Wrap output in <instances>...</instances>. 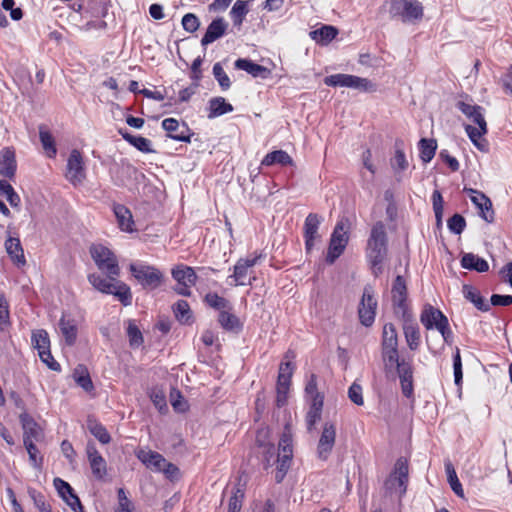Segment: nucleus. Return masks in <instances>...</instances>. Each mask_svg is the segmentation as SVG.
Instances as JSON below:
<instances>
[{"instance_id":"obj_26","label":"nucleus","mask_w":512,"mask_h":512,"mask_svg":"<svg viewBox=\"0 0 512 512\" xmlns=\"http://www.w3.org/2000/svg\"><path fill=\"white\" fill-rule=\"evenodd\" d=\"M226 29L227 23L224 21L223 18L214 19L207 27L206 33L201 39V44L205 46L214 42L222 35H224Z\"/></svg>"},{"instance_id":"obj_59","label":"nucleus","mask_w":512,"mask_h":512,"mask_svg":"<svg viewBox=\"0 0 512 512\" xmlns=\"http://www.w3.org/2000/svg\"><path fill=\"white\" fill-rule=\"evenodd\" d=\"M305 393L308 397L309 401L312 402L316 396H323L317 389V376L315 374H311L305 386Z\"/></svg>"},{"instance_id":"obj_48","label":"nucleus","mask_w":512,"mask_h":512,"mask_svg":"<svg viewBox=\"0 0 512 512\" xmlns=\"http://www.w3.org/2000/svg\"><path fill=\"white\" fill-rule=\"evenodd\" d=\"M28 495L40 512H52L50 504L46 501L45 496L41 492L33 488H29Z\"/></svg>"},{"instance_id":"obj_45","label":"nucleus","mask_w":512,"mask_h":512,"mask_svg":"<svg viewBox=\"0 0 512 512\" xmlns=\"http://www.w3.org/2000/svg\"><path fill=\"white\" fill-rule=\"evenodd\" d=\"M248 11L247 2L244 0H237L230 11L233 23L235 25H241Z\"/></svg>"},{"instance_id":"obj_19","label":"nucleus","mask_w":512,"mask_h":512,"mask_svg":"<svg viewBox=\"0 0 512 512\" xmlns=\"http://www.w3.org/2000/svg\"><path fill=\"white\" fill-rule=\"evenodd\" d=\"M86 453L93 475L97 479H102L107 472L106 461L98 452L93 442L87 443Z\"/></svg>"},{"instance_id":"obj_34","label":"nucleus","mask_w":512,"mask_h":512,"mask_svg":"<svg viewBox=\"0 0 512 512\" xmlns=\"http://www.w3.org/2000/svg\"><path fill=\"white\" fill-rule=\"evenodd\" d=\"M87 429L89 432L102 444H108L111 441V436L107 429L98 422L95 418L89 416L87 419Z\"/></svg>"},{"instance_id":"obj_58","label":"nucleus","mask_w":512,"mask_h":512,"mask_svg":"<svg viewBox=\"0 0 512 512\" xmlns=\"http://www.w3.org/2000/svg\"><path fill=\"white\" fill-rule=\"evenodd\" d=\"M213 75L218 81L222 90H228L231 87V81L223 70V66H213Z\"/></svg>"},{"instance_id":"obj_49","label":"nucleus","mask_w":512,"mask_h":512,"mask_svg":"<svg viewBox=\"0 0 512 512\" xmlns=\"http://www.w3.org/2000/svg\"><path fill=\"white\" fill-rule=\"evenodd\" d=\"M10 325L9 305L4 294L0 293V331H4Z\"/></svg>"},{"instance_id":"obj_4","label":"nucleus","mask_w":512,"mask_h":512,"mask_svg":"<svg viewBox=\"0 0 512 512\" xmlns=\"http://www.w3.org/2000/svg\"><path fill=\"white\" fill-rule=\"evenodd\" d=\"M90 254L96 266L110 279L115 280L120 275V267L115 254L101 244H94L90 247Z\"/></svg>"},{"instance_id":"obj_5","label":"nucleus","mask_w":512,"mask_h":512,"mask_svg":"<svg viewBox=\"0 0 512 512\" xmlns=\"http://www.w3.org/2000/svg\"><path fill=\"white\" fill-rule=\"evenodd\" d=\"M129 271L144 289L155 290L164 279L163 273L158 268L143 263L130 264Z\"/></svg>"},{"instance_id":"obj_40","label":"nucleus","mask_w":512,"mask_h":512,"mask_svg":"<svg viewBox=\"0 0 512 512\" xmlns=\"http://www.w3.org/2000/svg\"><path fill=\"white\" fill-rule=\"evenodd\" d=\"M205 302L209 307L218 310L219 313L224 310H232L230 302L224 297L219 296L217 293L210 292L206 294Z\"/></svg>"},{"instance_id":"obj_11","label":"nucleus","mask_w":512,"mask_h":512,"mask_svg":"<svg viewBox=\"0 0 512 512\" xmlns=\"http://www.w3.org/2000/svg\"><path fill=\"white\" fill-rule=\"evenodd\" d=\"M323 222V217L316 213H309L304 221L303 237L305 240V249L310 253L317 242L321 240L318 230Z\"/></svg>"},{"instance_id":"obj_52","label":"nucleus","mask_w":512,"mask_h":512,"mask_svg":"<svg viewBox=\"0 0 512 512\" xmlns=\"http://www.w3.org/2000/svg\"><path fill=\"white\" fill-rule=\"evenodd\" d=\"M447 226L450 232L459 235L466 227V220L462 215L456 213L448 219Z\"/></svg>"},{"instance_id":"obj_16","label":"nucleus","mask_w":512,"mask_h":512,"mask_svg":"<svg viewBox=\"0 0 512 512\" xmlns=\"http://www.w3.org/2000/svg\"><path fill=\"white\" fill-rule=\"evenodd\" d=\"M466 192L470 194L472 203L480 210L481 217L488 223L494 221V211L492 209L491 200L482 192L472 188H465Z\"/></svg>"},{"instance_id":"obj_10","label":"nucleus","mask_w":512,"mask_h":512,"mask_svg":"<svg viewBox=\"0 0 512 512\" xmlns=\"http://www.w3.org/2000/svg\"><path fill=\"white\" fill-rule=\"evenodd\" d=\"M377 305L372 286L366 285L358 307V316L362 325L369 327L374 323Z\"/></svg>"},{"instance_id":"obj_13","label":"nucleus","mask_w":512,"mask_h":512,"mask_svg":"<svg viewBox=\"0 0 512 512\" xmlns=\"http://www.w3.org/2000/svg\"><path fill=\"white\" fill-rule=\"evenodd\" d=\"M335 439V424L333 422H325L317 445V456L319 459L326 461L329 458L335 445Z\"/></svg>"},{"instance_id":"obj_38","label":"nucleus","mask_w":512,"mask_h":512,"mask_svg":"<svg viewBox=\"0 0 512 512\" xmlns=\"http://www.w3.org/2000/svg\"><path fill=\"white\" fill-rule=\"evenodd\" d=\"M437 142L435 139L422 138L419 141L420 158L424 163L430 162L436 152Z\"/></svg>"},{"instance_id":"obj_9","label":"nucleus","mask_w":512,"mask_h":512,"mask_svg":"<svg viewBox=\"0 0 512 512\" xmlns=\"http://www.w3.org/2000/svg\"><path fill=\"white\" fill-rule=\"evenodd\" d=\"M172 277L177 282L174 291L179 295L190 297L192 294L191 287L197 281L194 268L183 264L178 265L172 269Z\"/></svg>"},{"instance_id":"obj_51","label":"nucleus","mask_w":512,"mask_h":512,"mask_svg":"<svg viewBox=\"0 0 512 512\" xmlns=\"http://www.w3.org/2000/svg\"><path fill=\"white\" fill-rule=\"evenodd\" d=\"M445 468H446V472H447V475H448V480H449L451 489L453 490V492L456 495H458L460 497H463L462 485H461V483L459 482V480L457 478L456 472H455L452 464L451 463H447L445 465Z\"/></svg>"},{"instance_id":"obj_28","label":"nucleus","mask_w":512,"mask_h":512,"mask_svg":"<svg viewBox=\"0 0 512 512\" xmlns=\"http://www.w3.org/2000/svg\"><path fill=\"white\" fill-rule=\"evenodd\" d=\"M208 114L209 119H213L222 116L226 113H230L234 110L233 106L228 103L223 97H213L208 102Z\"/></svg>"},{"instance_id":"obj_33","label":"nucleus","mask_w":512,"mask_h":512,"mask_svg":"<svg viewBox=\"0 0 512 512\" xmlns=\"http://www.w3.org/2000/svg\"><path fill=\"white\" fill-rule=\"evenodd\" d=\"M119 134L122 138L127 141L129 144L137 148L139 151L144 153L153 152L151 149V141L142 136H135L129 133L127 130L120 129Z\"/></svg>"},{"instance_id":"obj_35","label":"nucleus","mask_w":512,"mask_h":512,"mask_svg":"<svg viewBox=\"0 0 512 512\" xmlns=\"http://www.w3.org/2000/svg\"><path fill=\"white\" fill-rule=\"evenodd\" d=\"M465 131L471 140V142L482 152H488L489 143L486 139H483L482 136L487 132H482L481 128H476L472 125H465Z\"/></svg>"},{"instance_id":"obj_20","label":"nucleus","mask_w":512,"mask_h":512,"mask_svg":"<svg viewBox=\"0 0 512 512\" xmlns=\"http://www.w3.org/2000/svg\"><path fill=\"white\" fill-rule=\"evenodd\" d=\"M23 429V442L39 441L43 437V432L39 424L27 413H22L19 417Z\"/></svg>"},{"instance_id":"obj_44","label":"nucleus","mask_w":512,"mask_h":512,"mask_svg":"<svg viewBox=\"0 0 512 512\" xmlns=\"http://www.w3.org/2000/svg\"><path fill=\"white\" fill-rule=\"evenodd\" d=\"M32 343L34 347L38 350V354H41L43 351L50 349V340L48 333L39 329L32 334Z\"/></svg>"},{"instance_id":"obj_23","label":"nucleus","mask_w":512,"mask_h":512,"mask_svg":"<svg viewBox=\"0 0 512 512\" xmlns=\"http://www.w3.org/2000/svg\"><path fill=\"white\" fill-rule=\"evenodd\" d=\"M16 158L13 149L6 147L0 152V176L12 179L16 173Z\"/></svg>"},{"instance_id":"obj_55","label":"nucleus","mask_w":512,"mask_h":512,"mask_svg":"<svg viewBox=\"0 0 512 512\" xmlns=\"http://www.w3.org/2000/svg\"><path fill=\"white\" fill-rule=\"evenodd\" d=\"M244 498V491L237 487L229 499L228 512H240Z\"/></svg>"},{"instance_id":"obj_30","label":"nucleus","mask_w":512,"mask_h":512,"mask_svg":"<svg viewBox=\"0 0 512 512\" xmlns=\"http://www.w3.org/2000/svg\"><path fill=\"white\" fill-rule=\"evenodd\" d=\"M461 266L464 269L475 270L483 273L489 270V264L484 259L473 253H465L461 259Z\"/></svg>"},{"instance_id":"obj_43","label":"nucleus","mask_w":512,"mask_h":512,"mask_svg":"<svg viewBox=\"0 0 512 512\" xmlns=\"http://www.w3.org/2000/svg\"><path fill=\"white\" fill-rule=\"evenodd\" d=\"M230 311L231 310H224L219 313L218 322L223 329L232 331L240 328V322L239 319Z\"/></svg>"},{"instance_id":"obj_22","label":"nucleus","mask_w":512,"mask_h":512,"mask_svg":"<svg viewBox=\"0 0 512 512\" xmlns=\"http://www.w3.org/2000/svg\"><path fill=\"white\" fill-rule=\"evenodd\" d=\"M448 318L437 308L430 304H426L420 315V321L427 329H437L439 323L443 324Z\"/></svg>"},{"instance_id":"obj_57","label":"nucleus","mask_w":512,"mask_h":512,"mask_svg":"<svg viewBox=\"0 0 512 512\" xmlns=\"http://www.w3.org/2000/svg\"><path fill=\"white\" fill-rule=\"evenodd\" d=\"M200 26L199 18L193 13H187L182 18V27L189 33L195 32Z\"/></svg>"},{"instance_id":"obj_37","label":"nucleus","mask_w":512,"mask_h":512,"mask_svg":"<svg viewBox=\"0 0 512 512\" xmlns=\"http://www.w3.org/2000/svg\"><path fill=\"white\" fill-rule=\"evenodd\" d=\"M338 34L337 28L331 25H322L321 28L310 32V36L318 43L326 44L332 41Z\"/></svg>"},{"instance_id":"obj_3","label":"nucleus","mask_w":512,"mask_h":512,"mask_svg":"<svg viewBox=\"0 0 512 512\" xmlns=\"http://www.w3.org/2000/svg\"><path fill=\"white\" fill-rule=\"evenodd\" d=\"M350 221L348 218H341L337 221L331 234L329 247L326 255V262L333 264L344 252L349 241Z\"/></svg>"},{"instance_id":"obj_63","label":"nucleus","mask_w":512,"mask_h":512,"mask_svg":"<svg viewBox=\"0 0 512 512\" xmlns=\"http://www.w3.org/2000/svg\"><path fill=\"white\" fill-rule=\"evenodd\" d=\"M66 498H62L67 505L74 511V512H84L83 506L80 502L79 497L74 493V491L68 493L65 495Z\"/></svg>"},{"instance_id":"obj_15","label":"nucleus","mask_w":512,"mask_h":512,"mask_svg":"<svg viewBox=\"0 0 512 512\" xmlns=\"http://www.w3.org/2000/svg\"><path fill=\"white\" fill-rule=\"evenodd\" d=\"M162 128L167 132V136L173 140L187 143L191 141L193 133L185 122L180 124L175 118H166L162 121Z\"/></svg>"},{"instance_id":"obj_18","label":"nucleus","mask_w":512,"mask_h":512,"mask_svg":"<svg viewBox=\"0 0 512 512\" xmlns=\"http://www.w3.org/2000/svg\"><path fill=\"white\" fill-rule=\"evenodd\" d=\"M456 107L472 122L481 128L482 132H488L487 123L483 115V108L464 101H458Z\"/></svg>"},{"instance_id":"obj_42","label":"nucleus","mask_w":512,"mask_h":512,"mask_svg":"<svg viewBox=\"0 0 512 512\" xmlns=\"http://www.w3.org/2000/svg\"><path fill=\"white\" fill-rule=\"evenodd\" d=\"M294 367L291 362H282L279 366L277 386L290 387Z\"/></svg>"},{"instance_id":"obj_1","label":"nucleus","mask_w":512,"mask_h":512,"mask_svg":"<svg viewBox=\"0 0 512 512\" xmlns=\"http://www.w3.org/2000/svg\"><path fill=\"white\" fill-rule=\"evenodd\" d=\"M365 253L372 274L379 277L383 273V263L388 255V236L382 221H377L372 226Z\"/></svg>"},{"instance_id":"obj_47","label":"nucleus","mask_w":512,"mask_h":512,"mask_svg":"<svg viewBox=\"0 0 512 512\" xmlns=\"http://www.w3.org/2000/svg\"><path fill=\"white\" fill-rule=\"evenodd\" d=\"M39 138L43 146V149L46 151L47 155L50 158L54 157L57 153V149L52 134L49 131L40 128Z\"/></svg>"},{"instance_id":"obj_24","label":"nucleus","mask_w":512,"mask_h":512,"mask_svg":"<svg viewBox=\"0 0 512 512\" xmlns=\"http://www.w3.org/2000/svg\"><path fill=\"white\" fill-rule=\"evenodd\" d=\"M136 456L147 468L156 472H161L166 465V459L155 451L139 450Z\"/></svg>"},{"instance_id":"obj_25","label":"nucleus","mask_w":512,"mask_h":512,"mask_svg":"<svg viewBox=\"0 0 512 512\" xmlns=\"http://www.w3.org/2000/svg\"><path fill=\"white\" fill-rule=\"evenodd\" d=\"M323 404L324 396H316V398L310 402V407L305 418L308 432L314 430L316 423L321 419Z\"/></svg>"},{"instance_id":"obj_36","label":"nucleus","mask_w":512,"mask_h":512,"mask_svg":"<svg viewBox=\"0 0 512 512\" xmlns=\"http://www.w3.org/2000/svg\"><path fill=\"white\" fill-rule=\"evenodd\" d=\"M59 328L68 345H73L77 337V327L73 319H67L63 315L59 321Z\"/></svg>"},{"instance_id":"obj_31","label":"nucleus","mask_w":512,"mask_h":512,"mask_svg":"<svg viewBox=\"0 0 512 512\" xmlns=\"http://www.w3.org/2000/svg\"><path fill=\"white\" fill-rule=\"evenodd\" d=\"M463 295L468 301L472 302L478 310L482 312L490 310V304L485 301L480 295V292L473 286L468 284L463 285Z\"/></svg>"},{"instance_id":"obj_29","label":"nucleus","mask_w":512,"mask_h":512,"mask_svg":"<svg viewBox=\"0 0 512 512\" xmlns=\"http://www.w3.org/2000/svg\"><path fill=\"white\" fill-rule=\"evenodd\" d=\"M5 248L8 255L15 264H17L18 266L25 265L26 260L19 238L9 237L5 241Z\"/></svg>"},{"instance_id":"obj_56","label":"nucleus","mask_w":512,"mask_h":512,"mask_svg":"<svg viewBox=\"0 0 512 512\" xmlns=\"http://www.w3.org/2000/svg\"><path fill=\"white\" fill-rule=\"evenodd\" d=\"M245 70L254 78L266 79L271 76V70L267 66H237Z\"/></svg>"},{"instance_id":"obj_62","label":"nucleus","mask_w":512,"mask_h":512,"mask_svg":"<svg viewBox=\"0 0 512 512\" xmlns=\"http://www.w3.org/2000/svg\"><path fill=\"white\" fill-rule=\"evenodd\" d=\"M248 267H246L244 264H240L237 262L234 266V274L232 277L235 278V281L238 285H245V279L248 274Z\"/></svg>"},{"instance_id":"obj_41","label":"nucleus","mask_w":512,"mask_h":512,"mask_svg":"<svg viewBox=\"0 0 512 512\" xmlns=\"http://www.w3.org/2000/svg\"><path fill=\"white\" fill-rule=\"evenodd\" d=\"M173 310H174L176 319L180 323H182V324L189 323L190 319L192 318V312H191L190 306L187 301L178 300L174 304Z\"/></svg>"},{"instance_id":"obj_7","label":"nucleus","mask_w":512,"mask_h":512,"mask_svg":"<svg viewBox=\"0 0 512 512\" xmlns=\"http://www.w3.org/2000/svg\"><path fill=\"white\" fill-rule=\"evenodd\" d=\"M389 12L403 22H412L423 17V6L417 0H391Z\"/></svg>"},{"instance_id":"obj_2","label":"nucleus","mask_w":512,"mask_h":512,"mask_svg":"<svg viewBox=\"0 0 512 512\" xmlns=\"http://www.w3.org/2000/svg\"><path fill=\"white\" fill-rule=\"evenodd\" d=\"M88 281L97 291L114 295L124 306L132 304L130 287L117 278L112 280L107 275L103 277L97 273H92L88 275Z\"/></svg>"},{"instance_id":"obj_14","label":"nucleus","mask_w":512,"mask_h":512,"mask_svg":"<svg viewBox=\"0 0 512 512\" xmlns=\"http://www.w3.org/2000/svg\"><path fill=\"white\" fill-rule=\"evenodd\" d=\"M392 302L395 309V313L400 316H408L410 313L407 305V286L404 278L401 275H397L395 278L392 289Z\"/></svg>"},{"instance_id":"obj_21","label":"nucleus","mask_w":512,"mask_h":512,"mask_svg":"<svg viewBox=\"0 0 512 512\" xmlns=\"http://www.w3.org/2000/svg\"><path fill=\"white\" fill-rule=\"evenodd\" d=\"M397 372L399 375L403 395L407 398H411L414 391L412 364L402 359L401 363H398Z\"/></svg>"},{"instance_id":"obj_60","label":"nucleus","mask_w":512,"mask_h":512,"mask_svg":"<svg viewBox=\"0 0 512 512\" xmlns=\"http://www.w3.org/2000/svg\"><path fill=\"white\" fill-rule=\"evenodd\" d=\"M382 357L386 364H396V366L398 367V363H401V360L399 359L398 355V347H382Z\"/></svg>"},{"instance_id":"obj_50","label":"nucleus","mask_w":512,"mask_h":512,"mask_svg":"<svg viewBox=\"0 0 512 512\" xmlns=\"http://www.w3.org/2000/svg\"><path fill=\"white\" fill-rule=\"evenodd\" d=\"M432 204H433V210L435 214L436 224L437 226H440L442 224V217H443V197L440 193V191L435 190L432 194Z\"/></svg>"},{"instance_id":"obj_17","label":"nucleus","mask_w":512,"mask_h":512,"mask_svg":"<svg viewBox=\"0 0 512 512\" xmlns=\"http://www.w3.org/2000/svg\"><path fill=\"white\" fill-rule=\"evenodd\" d=\"M401 317L404 321L403 331L407 345L411 350L415 351L419 348L421 341L419 326L413 319L411 313H408V316Z\"/></svg>"},{"instance_id":"obj_46","label":"nucleus","mask_w":512,"mask_h":512,"mask_svg":"<svg viewBox=\"0 0 512 512\" xmlns=\"http://www.w3.org/2000/svg\"><path fill=\"white\" fill-rule=\"evenodd\" d=\"M382 347H398V337L396 328L392 323H387L383 328Z\"/></svg>"},{"instance_id":"obj_6","label":"nucleus","mask_w":512,"mask_h":512,"mask_svg":"<svg viewBox=\"0 0 512 512\" xmlns=\"http://www.w3.org/2000/svg\"><path fill=\"white\" fill-rule=\"evenodd\" d=\"M409 480V467L407 459L401 457L396 460L394 469L384 483L387 492H398L403 497L407 491Z\"/></svg>"},{"instance_id":"obj_12","label":"nucleus","mask_w":512,"mask_h":512,"mask_svg":"<svg viewBox=\"0 0 512 512\" xmlns=\"http://www.w3.org/2000/svg\"><path fill=\"white\" fill-rule=\"evenodd\" d=\"M85 176L83 157L79 150L73 149L67 160L66 178L71 184L77 186L83 182Z\"/></svg>"},{"instance_id":"obj_53","label":"nucleus","mask_w":512,"mask_h":512,"mask_svg":"<svg viewBox=\"0 0 512 512\" xmlns=\"http://www.w3.org/2000/svg\"><path fill=\"white\" fill-rule=\"evenodd\" d=\"M391 166L394 170L404 171L408 167V162L404 151L398 146L396 142V150L394 157L390 160Z\"/></svg>"},{"instance_id":"obj_39","label":"nucleus","mask_w":512,"mask_h":512,"mask_svg":"<svg viewBox=\"0 0 512 512\" xmlns=\"http://www.w3.org/2000/svg\"><path fill=\"white\" fill-rule=\"evenodd\" d=\"M73 377L77 385L83 388L86 392H91L94 389L90 375L84 366L79 365L75 368Z\"/></svg>"},{"instance_id":"obj_54","label":"nucleus","mask_w":512,"mask_h":512,"mask_svg":"<svg viewBox=\"0 0 512 512\" xmlns=\"http://www.w3.org/2000/svg\"><path fill=\"white\" fill-rule=\"evenodd\" d=\"M127 335L131 347H139L143 343V336L139 328L132 322L129 323L127 328Z\"/></svg>"},{"instance_id":"obj_64","label":"nucleus","mask_w":512,"mask_h":512,"mask_svg":"<svg viewBox=\"0 0 512 512\" xmlns=\"http://www.w3.org/2000/svg\"><path fill=\"white\" fill-rule=\"evenodd\" d=\"M39 357L43 363H45L48 368H50L53 371H60L61 366L60 364L53 358L50 349L43 351L41 354H39Z\"/></svg>"},{"instance_id":"obj_8","label":"nucleus","mask_w":512,"mask_h":512,"mask_svg":"<svg viewBox=\"0 0 512 512\" xmlns=\"http://www.w3.org/2000/svg\"><path fill=\"white\" fill-rule=\"evenodd\" d=\"M324 83L332 87H349L363 92L375 91V85L368 79L348 74L327 76Z\"/></svg>"},{"instance_id":"obj_32","label":"nucleus","mask_w":512,"mask_h":512,"mask_svg":"<svg viewBox=\"0 0 512 512\" xmlns=\"http://www.w3.org/2000/svg\"><path fill=\"white\" fill-rule=\"evenodd\" d=\"M263 166H272L274 164H280L282 166L294 165L292 157L284 150H275L268 153L262 160Z\"/></svg>"},{"instance_id":"obj_27","label":"nucleus","mask_w":512,"mask_h":512,"mask_svg":"<svg viewBox=\"0 0 512 512\" xmlns=\"http://www.w3.org/2000/svg\"><path fill=\"white\" fill-rule=\"evenodd\" d=\"M113 211L119 228L125 232H133L134 220L131 211L122 204H115L113 206Z\"/></svg>"},{"instance_id":"obj_61","label":"nucleus","mask_w":512,"mask_h":512,"mask_svg":"<svg viewBox=\"0 0 512 512\" xmlns=\"http://www.w3.org/2000/svg\"><path fill=\"white\" fill-rule=\"evenodd\" d=\"M349 399L356 405L361 406L364 404L363 396H362V387L353 383L348 390Z\"/></svg>"}]
</instances>
